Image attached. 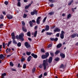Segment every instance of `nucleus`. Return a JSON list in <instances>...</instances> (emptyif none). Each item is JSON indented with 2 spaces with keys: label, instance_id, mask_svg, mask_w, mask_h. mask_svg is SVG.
Listing matches in <instances>:
<instances>
[{
  "label": "nucleus",
  "instance_id": "obj_14",
  "mask_svg": "<svg viewBox=\"0 0 78 78\" xmlns=\"http://www.w3.org/2000/svg\"><path fill=\"white\" fill-rule=\"evenodd\" d=\"M49 28H50V27H49V26H46V28L45 29V31H48V30H49Z\"/></svg>",
  "mask_w": 78,
  "mask_h": 78
},
{
  "label": "nucleus",
  "instance_id": "obj_30",
  "mask_svg": "<svg viewBox=\"0 0 78 78\" xmlns=\"http://www.w3.org/2000/svg\"><path fill=\"white\" fill-rule=\"evenodd\" d=\"M31 53L30 52H28V51L26 52L27 55H30Z\"/></svg>",
  "mask_w": 78,
  "mask_h": 78
},
{
  "label": "nucleus",
  "instance_id": "obj_12",
  "mask_svg": "<svg viewBox=\"0 0 78 78\" xmlns=\"http://www.w3.org/2000/svg\"><path fill=\"white\" fill-rule=\"evenodd\" d=\"M76 34H73L71 35V37L72 38H74V37L76 36Z\"/></svg>",
  "mask_w": 78,
  "mask_h": 78
},
{
  "label": "nucleus",
  "instance_id": "obj_59",
  "mask_svg": "<svg viewBox=\"0 0 78 78\" xmlns=\"http://www.w3.org/2000/svg\"><path fill=\"white\" fill-rule=\"evenodd\" d=\"M2 13L4 15H6V12H5V11H3L2 12Z\"/></svg>",
  "mask_w": 78,
  "mask_h": 78
},
{
  "label": "nucleus",
  "instance_id": "obj_64",
  "mask_svg": "<svg viewBox=\"0 0 78 78\" xmlns=\"http://www.w3.org/2000/svg\"><path fill=\"white\" fill-rule=\"evenodd\" d=\"M11 55H8L7 56V57H9L10 56H11Z\"/></svg>",
  "mask_w": 78,
  "mask_h": 78
},
{
  "label": "nucleus",
  "instance_id": "obj_58",
  "mask_svg": "<svg viewBox=\"0 0 78 78\" xmlns=\"http://www.w3.org/2000/svg\"><path fill=\"white\" fill-rule=\"evenodd\" d=\"M13 71H16V70L12 68L11 69Z\"/></svg>",
  "mask_w": 78,
  "mask_h": 78
},
{
  "label": "nucleus",
  "instance_id": "obj_34",
  "mask_svg": "<svg viewBox=\"0 0 78 78\" xmlns=\"http://www.w3.org/2000/svg\"><path fill=\"white\" fill-rule=\"evenodd\" d=\"M71 17V14H69L68 15L67 18V19H69V18L70 17Z\"/></svg>",
  "mask_w": 78,
  "mask_h": 78
},
{
  "label": "nucleus",
  "instance_id": "obj_42",
  "mask_svg": "<svg viewBox=\"0 0 78 78\" xmlns=\"http://www.w3.org/2000/svg\"><path fill=\"white\" fill-rule=\"evenodd\" d=\"M10 65L11 66H14V64H13L12 62H10Z\"/></svg>",
  "mask_w": 78,
  "mask_h": 78
},
{
  "label": "nucleus",
  "instance_id": "obj_36",
  "mask_svg": "<svg viewBox=\"0 0 78 78\" xmlns=\"http://www.w3.org/2000/svg\"><path fill=\"white\" fill-rule=\"evenodd\" d=\"M3 47L4 48H5V46H6V44H5V43H3L2 44Z\"/></svg>",
  "mask_w": 78,
  "mask_h": 78
},
{
  "label": "nucleus",
  "instance_id": "obj_9",
  "mask_svg": "<svg viewBox=\"0 0 78 78\" xmlns=\"http://www.w3.org/2000/svg\"><path fill=\"white\" fill-rule=\"evenodd\" d=\"M60 29L58 28H56L54 30V32H59L60 31Z\"/></svg>",
  "mask_w": 78,
  "mask_h": 78
},
{
  "label": "nucleus",
  "instance_id": "obj_27",
  "mask_svg": "<svg viewBox=\"0 0 78 78\" xmlns=\"http://www.w3.org/2000/svg\"><path fill=\"white\" fill-rule=\"evenodd\" d=\"M54 14V12H50L48 14H49V15H50V16H52V15H53Z\"/></svg>",
  "mask_w": 78,
  "mask_h": 78
},
{
  "label": "nucleus",
  "instance_id": "obj_57",
  "mask_svg": "<svg viewBox=\"0 0 78 78\" xmlns=\"http://www.w3.org/2000/svg\"><path fill=\"white\" fill-rule=\"evenodd\" d=\"M21 61H22V62L24 61H25V58H22L21 60Z\"/></svg>",
  "mask_w": 78,
  "mask_h": 78
},
{
  "label": "nucleus",
  "instance_id": "obj_3",
  "mask_svg": "<svg viewBox=\"0 0 78 78\" xmlns=\"http://www.w3.org/2000/svg\"><path fill=\"white\" fill-rule=\"evenodd\" d=\"M30 14L32 16H33L34 14L37 15V12L36 10H34L33 12H30Z\"/></svg>",
  "mask_w": 78,
  "mask_h": 78
},
{
  "label": "nucleus",
  "instance_id": "obj_31",
  "mask_svg": "<svg viewBox=\"0 0 78 78\" xmlns=\"http://www.w3.org/2000/svg\"><path fill=\"white\" fill-rule=\"evenodd\" d=\"M26 67H27V65H26V64H24L23 65V68L25 69V68H26Z\"/></svg>",
  "mask_w": 78,
  "mask_h": 78
},
{
  "label": "nucleus",
  "instance_id": "obj_19",
  "mask_svg": "<svg viewBox=\"0 0 78 78\" xmlns=\"http://www.w3.org/2000/svg\"><path fill=\"white\" fill-rule=\"evenodd\" d=\"M5 58V57H4V56L2 54H1L0 55V59H3Z\"/></svg>",
  "mask_w": 78,
  "mask_h": 78
},
{
  "label": "nucleus",
  "instance_id": "obj_37",
  "mask_svg": "<svg viewBox=\"0 0 78 78\" xmlns=\"http://www.w3.org/2000/svg\"><path fill=\"white\" fill-rule=\"evenodd\" d=\"M60 51H57L55 52V55H58Z\"/></svg>",
  "mask_w": 78,
  "mask_h": 78
},
{
  "label": "nucleus",
  "instance_id": "obj_2",
  "mask_svg": "<svg viewBox=\"0 0 78 78\" xmlns=\"http://www.w3.org/2000/svg\"><path fill=\"white\" fill-rule=\"evenodd\" d=\"M24 35V34H23V33H22L20 35H19V39L22 41H23L24 40L23 38V36Z\"/></svg>",
  "mask_w": 78,
  "mask_h": 78
},
{
  "label": "nucleus",
  "instance_id": "obj_48",
  "mask_svg": "<svg viewBox=\"0 0 78 78\" xmlns=\"http://www.w3.org/2000/svg\"><path fill=\"white\" fill-rule=\"evenodd\" d=\"M18 67L19 68L21 67V66H20V63H19L18 64Z\"/></svg>",
  "mask_w": 78,
  "mask_h": 78
},
{
  "label": "nucleus",
  "instance_id": "obj_41",
  "mask_svg": "<svg viewBox=\"0 0 78 78\" xmlns=\"http://www.w3.org/2000/svg\"><path fill=\"white\" fill-rule=\"evenodd\" d=\"M41 51L43 53H44L45 52V51L44 49H41Z\"/></svg>",
  "mask_w": 78,
  "mask_h": 78
},
{
  "label": "nucleus",
  "instance_id": "obj_17",
  "mask_svg": "<svg viewBox=\"0 0 78 78\" xmlns=\"http://www.w3.org/2000/svg\"><path fill=\"white\" fill-rule=\"evenodd\" d=\"M6 76V74L5 73H2L1 75V78H5L4 76Z\"/></svg>",
  "mask_w": 78,
  "mask_h": 78
},
{
  "label": "nucleus",
  "instance_id": "obj_6",
  "mask_svg": "<svg viewBox=\"0 0 78 78\" xmlns=\"http://www.w3.org/2000/svg\"><path fill=\"white\" fill-rule=\"evenodd\" d=\"M40 19H41V17H38L37 20V23L38 25L40 23Z\"/></svg>",
  "mask_w": 78,
  "mask_h": 78
},
{
  "label": "nucleus",
  "instance_id": "obj_53",
  "mask_svg": "<svg viewBox=\"0 0 78 78\" xmlns=\"http://www.w3.org/2000/svg\"><path fill=\"white\" fill-rule=\"evenodd\" d=\"M50 55H51V56H53V53L52 52H50Z\"/></svg>",
  "mask_w": 78,
  "mask_h": 78
},
{
  "label": "nucleus",
  "instance_id": "obj_61",
  "mask_svg": "<svg viewBox=\"0 0 78 78\" xmlns=\"http://www.w3.org/2000/svg\"><path fill=\"white\" fill-rule=\"evenodd\" d=\"M32 22H33V23H35V22H36V21H35V20H32Z\"/></svg>",
  "mask_w": 78,
  "mask_h": 78
},
{
  "label": "nucleus",
  "instance_id": "obj_4",
  "mask_svg": "<svg viewBox=\"0 0 78 78\" xmlns=\"http://www.w3.org/2000/svg\"><path fill=\"white\" fill-rule=\"evenodd\" d=\"M65 34V32H64V31H61V34H60V37L61 38V39H64V34Z\"/></svg>",
  "mask_w": 78,
  "mask_h": 78
},
{
  "label": "nucleus",
  "instance_id": "obj_24",
  "mask_svg": "<svg viewBox=\"0 0 78 78\" xmlns=\"http://www.w3.org/2000/svg\"><path fill=\"white\" fill-rule=\"evenodd\" d=\"M62 46V44H59L57 45V48H60Z\"/></svg>",
  "mask_w": 78,
  "mask_h": 78
},
{
  "label": "nucleus",
  "instance_id": "obj_8",
  "mask_svg": "<svg viewBox=\"0 0 78 78\" xmlns=\"http://www.w3.org/2000/svg\"><path fill=\"white\" fill-rule=\"evenodd\" d=\"M31 55L33 56V57H34V58H37V55L34 54V53L31 54Z\"/></svg>",
  "mask_w": 78,
  "mask_h": 78
},
{
  "label": "nucleus",
  "instance_id": "obj_26",
  "mask_svg": "<svg viewBox=\"0 0 78 78\" xmlns=\"http://www.w3.org/2000/svg\"><path fill=\"white\" fill-rule=\"evenodd\" d=\"M35 71H36V68H34L32 69V73H34Z\"/></svg>",
  "mask_w": 78,
  "mask_h": 78
},
{
  "label": "nucleus",
  "instance_id": "obj_39",
  "mask_svg": "<svg viewBox=\"0 0 78 78\" xmlns=\"http://www.w3.org/2000/svg\"><path fill=\"white\" fill-rule=\"evenodd\" d=\"M4 17H3V16L0 15V18L1 19H3Z\"/></svg>",
  "mask_w": 78,
  "mask_h": 78
},
{
  "label": "nucleus",
  "instance_id": "obj_32",
  "mask_svg": "<svg viewBox=\"0 0 78 78\" xmlns=\"http://www.w3.org/2000/svg\"><path fill=\"white\" fill-rule=\"evenodd\" d=\"M73 0L71 1L69 3H68V5H71L72 3H73Z\"/></svg>",
  "mask_w": 78,
  "mask_h": 78
},
{
  "label": "nucleus",
  "instance_id": "obj_25",
  "mask_svg": "<svg viewBox=\"0 0 78 78\" xmlns=\"http://www.w3.org/2000/svg\"><path fill=\"white\" fill-rule=\"evenodd\" d=\"M29 23V24L30 25V27H33V23H32V21H30Z\"/></svg>",
  "mask_w": 78,
  "mask_h": 78
},
{
  "label": "nucleus",
  "instance_id": "obj_45",
  "mask_svg": "<svg viewBox=\"0 0 78 78\" xmlns=\"http://www.w3.org/2000/svg\"><path fill=\"white\" fill-rule=\"evenodd\" d=\"M59 58H57L55 59V60L56 61H59Z\"/></svg>",
  "mask_w": 78,
  "mask_h": 78
},
{
  "label": "nucleus",
  "instance_id": "obj_50",
  "mask_svg": "<svg viewBox=\"0 0 78 78\" xmlns=\"http://www.w3.org/2000/svg\"><path fill=\"white\" fill-rule=\"evenodd\" d=\"M5 5H7L8 4V2H6L5 1Z\"/></svg>",
  "mask_w": 78,
  "mask_h": 78
},
{
  "label": "nucleus",
  "instance_id": "obj_55",
  "mask_svg": "<svg viewBox=\"0 0 78 78\" xmlns=\"http://www.w3.org/2000/svg\"><path fill=\"white\" fill-rule=\"evenodd\" d=\"M56 36L57 37H59V33H57L56 34Z\"/></svg>",
  "mask_w": 78,
  "mask_h": 78
},
{
  "label": "nucleus",
  "instance_id": "obj_62",
  "mask_svg": "<svg viewBox=\"0 0 78 78\" xmlns=\"http://www.w3.org/2000/svg\"><path fill=\"white\" fill-rule=\"evenodd\" d=\"M45 30L44 29H43L42 31H41V33H44V31H45Z\"/></svg>",
  "mask_w": 78,
  "mask_h": 78
},
{
  "label": "nucleus",
  "instance_id": "obj_43",
  "mask_svg": "<svg viewBox=\"0 0 78 78\" xmlns=\"http://www.w3.org/2000/svg\"><path fill=\"white\" fill-rule=\"evenodd\" d=\"M46 19H47V17H45L44 18V20H43V23H44V22H45V20H46Z\"/></svg>",
  "mask_w": 78,
  "mask_h": 78
},
{
  "label": "nucleus",
  "instance_id": "obj_11",
  "mask_svg": "<svg viewBox=\"0 0 78 78\" xmlns=\"http://www.w3.org/2000/svg\"><path fill=\"white\" fill-rule=\"evenodd\" d=\"M50 39L51 41H57L58 40V39L56 37L55 39L54 38H50Z\"/></svg>",
  "mask_w": 78,
  "mask_h": 78
},
{
  "label": "nucleus",
  "instance_id": "obj_23",
  "mask_svg": "<svg viewBox=\"0 0 78 78\" xmlns=\"http://www.w3.org/2000/svg\"><path fill=\"white\" fill-rule=\"evenodd\" d=\"M8 50L10 52V51H11V49L10 48L9 49V48H7L6 49V52L7 53H8Z\"/></svg>",
  "mask_w": 78,
  "mask_h": 78
},
{
  "label": "nucleus",
  "instance_id": "obj_40",
  "mask_svg": "<svg viewBox=\"0 0 78 78\" xmlns=\"http://www.w3.org/2000/svg\"><path fill=\"white\" fill-rule=\"evenodd\" d=\"M27 15L26 14H24V15L23 16V18H26L27 17Z\"/></svg>",
  "mask_w": 78,
  "mask_h": 78
},
{
  "label": "nucleus",
  "instance_id": "obj_15",
  "mask_svg": "<svg viewBox=\"0 0 78 78\" xmlns=\"http://www.w3.org/2000/svg\"><path fill=\"white\" fill-rule=\"evenodd\" d=\"M22 29L23 31H24V32H27V30L26 29V28L25 27L22 26Z\"/></svg>",
  "mask_w": 78,
  "mask_h": 78
},
{
  "label": "nucleus",
  "instance_id": "obj_10",
  "mask_svg": "<svg viewBox=\"0 0 78 78\" xmlns=\"http://www.w3.org/2000/svg\"><path fill=\"white\" fill-rule=\"evenodd\" d=\"M11 36H12V39H16V37L15 36V35H14V33H12L11 34Z\"/></svg>",
  "mask_w": 78,
  "mask_h": 78
},
{
  "label": "nucleus",
  "instance_id": "obj_1",
  "mask_svg": "<svg viewBox=\"0 0 78 78\" xmlns=\"http://www.w3.org/2000/svg\"><path fill=\"white\" fill-rule=\"evenodd\" d=\"M43 65L44 67V70H45L47 68L46 66H48V61H47V60H44L43 61Z\"/></svg>",
  "mask_w": 78,
  "mask_h": 78
},
{
  "label": "nucleus",
  "instance_id": "obj_22",
  "mask_svg": "<svg viewBox=\"0 0 78 78\" xmlns=\"http://www.w3.org/2000/svg\"><path fill=\"white\" fill-rule=\"evenodd\" d=\"M31 56H29L28 58L27 59V61L29 62L31 60Z\"/></svg>",
  "mask_w": 78,
  "mask_h": 78
},
{
  "label": "nucleus",
  "instance_id": "obj_47",
  "mask_svg": "<svg viewBox=\"0 0 78 78\" xmlns=\"http://www.w3.org/2000/svg\"><path fill=\"white\" fill-rule=\"evenodd\" d=\"M47 73L45 72L44 73V76H47Z\"/></svg>",
  "mask_w": 78,
  "mask_h": 78
},
{
  "label": "nucleus",
  "instance_id": "obj_16",
  "mask_svg": "<svg viewBox=\"0 0 78 78\" xmlns=\"http://www.w3.org/2000/svg\"><path fill=\"white\" fill-rule=\"evenodd\" d=\"M53 59V58H52V57H51L49 60H48V62H49V63H51V62H52V59Z\"/></svg>",
  "mask_w": 78,
  "mask_h": 78
},
{
  "label": "nucleus",
  "instance_id": "obj_49",
  "mask_svg": "<svg viewBox=\"0 0 78 78\" xmlns=\"http://www.w3.org/2000/svg\"><path fill=\"white\" fill-rule=\"evenodd\" d=\"M52 46V45L51 44H49L48 45V48H50V47H51Z\"/></svg>",
  "mask_w": 78,
  "mask_h": 78
},
{
  "label": "nucleus",
  "instance_id": "obj_21",
  "mask_svg": "<svg viewBox=\"0 0 78 78\" xmlns=\"http://www.w3.org/2000/svg\"><path fill=\"white\" fill-rule=\"evenodd\" d=\"M31 4H29L28 5H27L26 7H25V8L26 9H28V8L30 7V6H31Z\"/></svg>",
  "mask_w": 78,
  "mask_h": 78
},
{
  "label": "nucleus",
  "instance_id": "obj_18",
  "mask_svg": "<svg viewBox=\"0 0 78 78\" xmlns=\"http://www.w3.org/2000/svg\"><path fill=\"white\" fill-rule=\"evenodd\" d=\"M47 58V55H43L41 56V58L42 59H45L46 58Z\"/></svg>",
  "mask_w": 78,
  "mask_h": 78
},
{
  "label": "nucleus",
  "instance_id": "obj_13",
  "mask_svg": "<svg viewBox=\"0 0 78 78\" xmlns=\"http://www.w3.org/2000/svg\"><path fill=\"white\" fill-rule=\"evenodd\" d=\"M60 56L62 58H65V55L64 54L62 53H60Z\"/></svg>",
  "mask_w": 78,
  "mask_h": 78
},
{
  "label": "nucleus",
  "instance_id": "obj_60",
  "mask_svg": "<svg viewBox=\"0 0 78 78\" xmlns=\"http://www.w3.org/2000/svg\"><path fill=\"white\" fill-rule=\"evenodd\" d=\"M39 67H40V68H41V69L43 67L42 65H40L39 66Z\"/></svg>",
  "mask_w": 78,
  "mask_h": 78
},
{
  "label": "nucleus",
  "instance_id": "obj_54",
  "mask_svg": "<svg viewBox=\"0 0 78 78\" xmlns=\"http://www.w3.org/2000/svg\"><path fill=\"white\" fill-rule=\"evenodd\" d=\"M53 6H54V5H53V4H51V5H50V6L51 7H53Z\"/></svg>",
  "mask_w": 78,
  "mask_h": 78
},
{
  "label": "nucleus",
  "instance_id": "obj_20",
  "mask_svg": "<svg viewBox=\"0 0 78 78\" xmlns=\"http://www.w3.org/2000/svg\"><path fill=\"white\" fill-rule=\"evenodd\" d=\"M15 39L16 38H14V39H13L12 42L13 44H17V42L16 41V40H15Z\"/></svg>",
  "mask_w": 78,
  "mask_h": 78
},
{
  "label": "nucleus",
  "instance_id": "obj_35",
  "mask_svg": "<svg viewBox=\"0 0 78 78\" xmlns=\"http://www.w3.org/2000/svg\"><path fill=\"white\" fill-rule=\"evenodd\" d=\"M27 35L28 36H31V34H30V32H28L27 34Z\"/></svg>",
  "mask_w": 78,
  "mask_h": 78
},
{
  "label": "nucleus",
  "instance_id": "obj_51",
  "mask_svg": "<svg viewBox=\"0 0 78 78\" xmlns=\"http://www.w3.org/2000/svg\"><path fill=\"white\" fill-rule=\"evenodd\" d=\"M22 23L23 25H25V22L24 21H22Z\"/></svg>",
  "mask_w": 78,
  "mask_h": 78
},
{
  "label": "nucleus",
  "instance_id": "obj_56",
  "mask_svg": "<svg viewBox=\"0 0 78 78\" xmlns=\"http://www.w3.org/2000/svg\"><path fill=\"white\" fill-rule=\"evenodd\" d=\"M41 77H42V74H41L40 76H39V78H41Z\"/></svg>",
  "mask_w": 78,
  "mask_h": 78
},
{
  "label": "nucleus",
  "instance_id": "obj_46",
  "mask_svg": "<svg viewBox=\"0 0 78 78\" xmlns=\"http://www.w3.org/2000/svg\"><path fill=\"white\" fill-rule=\"evenodd\" d=\"M60 68H63L64 67V65L62 64L60 67Z\"/></svg>",
  "mask_w": 78,
  "mask_h": 78
},
{
  "label": "nucleus",
  "instance_id": "obj_52",
  "mask_svg": "<svg viewBox=\"0 0 78 78\" xmlns=\"http://www.w3.org/2000/svg\"><path fill=\"white\" fill-rule=\"evenodd\" d=\"M49 1L50 2L52 3H53V2H54V1L53 0H49Z\"/></svg>",
  "mask_w": 78,
  "mask_h": 78
},
{
  "label": "nucleus",
  "instance_id": "obj_38",
  "mask_svg": "<svg viewBox=\"0 0 78 78\" xmlns=\"http://www.w3.org/2000/svg\"><path fill=\"white\" fill-rule=\"evenodd\" d=\"M20 4H21V3L20 2H18L17 5L18 6H20Z\"/></svg>",
  "mask_w": 78,
  "mask_h": 78
},
{
  "label": "nucleus",
  "instance_id": "obj_63",
  "mask_svg": "<svg viewBox=\"0 0 78 78\" xmlns=\"http://www.w3.org/2000/svg\"><path fill=\"white\" fill-rule=\"evenodd\" d=\"M24 2L25 3H27V2H28V1H27V0H24Z\"/></svg>",
  "mask_w": 78,
  "mask_h": 78
},
{
  "label": "nucleus",
  "instance_id": "obj_29",
  "mask_svg": "<svg viewBox=\"0 0 78 78\" xmlns=\"http://www.w3.org/2000/svg\"><path fill=\"white\" fill-rule=\"evenodd\" d=\"M17 45L18 47H20V46H21V43L19 42L18 43Z\"/></svg>",
  "mask_w": 78,
  "mask_h": 78
},
{
  "label": "nucleus",
  "instance_id": "obj_5",
  "mask_svg": "<svg viewBox=\"0 0 78 78\" xmlns=\"http://www.w3.org/2000/svg\"><path fill=\"white\" fill-rule=\"evenodd\" d=\"M25 45L26 47V48H29V47H30V45L28 44V43L27 42H26L25 43Z\"/></svg>",
  "mask_w": 78,
  "mask_h": 78
},
{
  "label": "nucleus",
  "instance_id": "obj_7",
  "mask_svg": "<svg viewBox=\"0 0 78 78\" xmlns=\"http://www.w3.org/2000/svg\"><path fill=\"white\" fill-rule=\"evenodd\" d=\"M7 16L8 19H12L13 16L12 15H7Z\"/></svg>",
  "mask_w": 78,
  "mask_h": 78
},
{
  "label": "nucleus",
  "instance_id": "obj_44",
  "mask_svg": "<svg viewBox=\"0 0 78 78\" xmlns=\"http://www.w3.org/2000/svg\"><path fill=\"white\" fill-rule=\"evenodd\" d=\"M46 55H45L47 56V58L48 56H49V53L48 52L46 53Z\"/></svg>",
  "mask_w": 78,
  "mask_h": 78
},
{
  "label": "nucleus",
  "instance_id": "obj_33",
  "mask_svg": "<svg viewBox=\"0 0 78 78\" xmlns=\"http://www.w3.org/2000/svg\"><path fill=\"white\" fill-rule=\"evenodd\" d=\"M46 34L47 35H51L52 34V33L50 32H47Z\"/></svg>",
  "mask_w": 78,
  "mask_h": 78
},
{
  "label": "nucleus",
  "instance_id": "obj_28",
  "mask_svg": "<svg viewBox=\"0 0 78 78\" xmlns=\"http://www.w3.org/2000/svg\"><path fill=\"white\" fill-rule=\"evenodd\" d=\"M37 31H35L34 33V37H36V35H37Z\"/></svg>",
  "mask_w": 78,
  "mask_h": 78
}]
</instances>
